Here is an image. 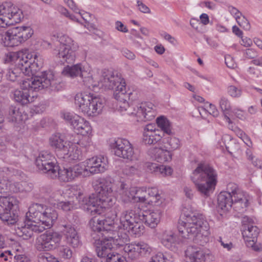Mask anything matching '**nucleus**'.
Here are the masks:
<instances>
[{"label": "nucleus", "mask_w": 262, "mask_h": 262, "mask_svg": "<svg viewBox=\"0 0 262 262\" xmlns=\"http://www.w3.org/2000/svg\"><path fill=\"white\" fill-rule=\"evenodd\" d=\"M98 82L102 88L114 90V96L118 101L117 105L121 112H126L127 115L136 117L137 121L151 120L155 118L156 113L151 103L129 104L127 100L131 93H126L125 81L120 75L104 69L101 72Z\"/></svg>", "instance_id": "f257e3e1"}, {"label": "nucleus", "mask_w": 262, "mask_h": 262, "mask_svg": "<svg viewBox=\"0 0 262 262\" xmlns=\"http://www.w3.org/2000/svg\"><path fill=\"white\" fill-rule=\"evenodd\" d=\"M95 183L94 187L98 194H93L81 200L82 191L78 189L77 186H73L68 190L70 196H75L79 202L80 207L92 216H95L97 214L101 215L104 212L115 210L109 208L115 200L111 182L102 179L97 180Z\"/></svg>", "instance_id": "f03ea898"}, {"label": "nucleus", "mask_w": 262, "mask_h": 262, "mask_svg": "<svg viewBox=\"0 0 262 262\" xmlns=\"http://www.w3.org/2000/svg\"><path fill=\"white\" fill-rule=\"evenodd\" d=\"M25 224H17L16 231L18 236L24 239L31 238L33 232H41L51 228L58 217L54 209L40 204H33L26 213Z\"/></svg>", "instance_id": "7ed1b4c3"}, {"label": "nucleus", "mask_w": 262, "mask_h": 262, "mask_svg": "<svg viewBox=\"0 0 262 262\" xmlns=\"http://www.w3.org/2000/svg\"><path fill=\"white\" fill-rule=\"evenodd\" d=\"M59 82L55 78L52 71H45L40 75L23 81L20 89L12 92L13 100L24 105L33 101L34 96H31V92L43 89H49L51 91H58L60 89Z\"/></svg>", "instance_id": "20e7f679"}, {"label": "nucleus", "mask_w": 262, "mask_h": 262, "mask_svg": "<svg viewBox=\"0 0 262 262\" xmlns=\"http://www.w3.org/2000/svg\"><path fill=\"white\" fill-rule=\"evenodd\" d=\"M185 215V220L179 221L178 227L181 236L192 239L195 243L200 245L208 242L210 233L208 223L204 215L193 212Z\"/></svg>", "instance_id": "39448f33"}, {"label": "nucleus", "mask_w": 262, "mask_h": 262, "mask_svg": "<svg viewBox=\"0 0 262 262\" xmlns=\"http://www.w3.org/2000/svg\"><path fill=\"white\" fill-rule=\"evenodd\" d=\"M191 179L198 191L208 196L215 189L217 182V173L209 165L200 163L193 171Z\"/></svg>", "instance_id": "423d86ee"}, {"label": "nucleus", "mask_w": 262, "mask_h": 262, "mask_svg": "<svg viewBox=\"0 0 262 262\" xmlns=\"http://www.w3.org/2000/svg\"><path fill=\"white\" fill-rule=\"evenodd\" d=\"M53 37L60 43V47L58 49H54L53 54L61 62L73 63L76 58V51L78 48L77 44L72 38L63 33H57Z\"/></svg>", "instance_id": "0eeeda50"}, {"label": "nucleus", "mask_w": 262, "mask_h": 262, "mask_svg": "<svg viewBox=\"0 0 262 262\" xmlns=\"http://www.w3.org/2000/svg\"><path fill=\"white\" fill-rule=\"evenodd\" d=\"M218 208L223 212L228 211L233 206L235 211L243 213L248 206V196L245 193H237L234 198L230 193L221 192L217 197Z\"/></svg>", "instance_id": "6e6552de"}, {"label": "nucleus", "mask_w": 262, "mask_h": 262, "mask_svg": "<svg viewBox=\"0 0 262 262\" xmlns=\"http://www.w3.org/2000/svg\"><path fill=\"white\" fill-rule=\"evenodd\" d=\"M24 16L21 10L6 2L0 5V27H5L9 24L19 23Z\"/></svg>", "instance_id": "1a4fd4ad"}, {"label": "nucleus", "mask_w": 262, "mask_h": 262, "mask_svg": "<svg viewBox=\"0 0 262 262\" xmlns=\"http://www.w3.org/2000/svg\"><path fill=\"white\" fill-rule=\"evenodd\" d=\"M117 212L116 210L107 211L105 214V217L97 218L94 216L90 221V226L94 231L106 232L115 231L118 227L117 224L115 223L116 219Z\"/></svg>", "instance_id": "9d476101"}, {"label": "nucleus", "mask_w": 262, "mask_h": 262, "mask_svg": "<svg viewBox=\"0 0 262 262\" xmlns=\"http://www.w3.org/2000/svg\"><path fill=\"white\" fill-rule=\"evenodd\" d=\"M110 146L115 155L119 158L130 161L138 160L132 145L126 139L118 138L113 140L110 142Z\"/></svg>", "instance_id": "9b49d317"}, {"label": "nucleus", "mask_w": 262, "mask_h": 262, "mask_svg": "<svg viewBox=\"0 0 262 262\" xmlns=\"http://www.w3.org/2000/svg\"><path fill=\"white\" fill-rule=\"evenodd\" d=\"M35 162L40 171L51 179H55L58 165L52 154L47 151H41L36 159Z\"/></svg>", "instance_id": "f8f14e48"}, {"label": "nucleus", "mask_w": 262, "mask_h": 262, "mask_svg": "<svg viewBox=\"0 0 262 262\" xmlns=\"http://www.w3.org/2000/svg\"><path fill=\"white\" fill-rule=\"evenodd\" d=\"M61 239V234L53 231H47L37 238L36 248L39 251H48L56 248Z\"/></svg>", "instance_id": "ddd939ff"}, {"label": "nucleus", "mask_w": 262, "mask_h": 262, "mask_svg": "<svg viewBox=\"0 0 262 262\" xmlns=\"http://www.w3.org/2000/svg\"><path fill=\"white\" fill-rule=\"evenodd\" d=\"M61 117L72 126L77 134L87 137L86 136L91 133L92 127L89 122L79 116L73 113L62 112ZM88 138L87 141L89 140V137Z\"/></svg>", "instance_id": "4468645a"}, {"label": "nucleus", "mask_w": 262, "mask_h": 262, "mask_svg": "<svg viewBox=\"0 0 262 262\" xmlns=\"http://www.w3.org/2000/svg\"><path fill=\"white\" fill-rule=\"evenodd\" d=\"M116 239L119 241L117 244L122 245L128 241V237L126 233L118 235V237L113 236H108L107 238L99 239L96 243V251L97 256L101 258H106L110 255L112 250V241Z\"/></svg>", "instance_id": "2eb2a0df"}, {"label": "nucleus", "mask_w": 262, "mask_h": 262, "mask_svg": "<svg viewBox=\"0 0 262 262\" xmlns=\"http://www.w3.org/2000/svg\"><path fill=\"white\" fill-rule=\"evenodd\" d=\"M88 139V137H84L77 143L69 142V144L64 147V149H63V150L60 155V158L68 162L82 160V154L80 147L87 146V144H85L84 142L87 141Z\"/></svg>", "instance_id": "dca6fc26"}, {"label": "nucleus", "mask_w": 262, "mask_h": 262, "mask_svg": "<svg viewBox=\"0 0 262 262\" xmlns=\"http://www.w3.org/2000/svg\"><path fill=\"white\" fill-rule=\"evenodd\" d=\"M16 56L18 66H20L21 69L23 70V73L25 75H30L32 74V69H31L32 62L33 58L36 57V52H29L27 50L25 52H20L17 54L15 53H10L9 57Z\"/></svg>", "instance_id": "f3484780"}, {"label": "nucleus", "mask_w": 262, "mask_h": 262, "mask_svg": "<svg viewBox=\"0 0 262 262\" xmlns=\"http://www.w3.org/2000/svg\"><path fill=\"white\" fill-rule=\"evenodd\" d=\"M13 47L17 46L31 37L33 31L30 27L20 26L9 29Z\"/></svg>", "instance_id": "a211bd4d"}, {"label": "nucleus", "mask_w": 262, "mask_h": 262, "mask_svg": "<svg viewBox=\"0 0 262 262\" xmlns=\"http://www.w3.org/2000/svg\"><path fill=\"white\" fill-rule=\"evenodd\" d=\"M187 262H208L212 260L213 256L209 253H206L200 247L189 246L186 252Z\"/></svg>", "instance_id": "6ab92c4d"}, {"label": "nucleus", "mask_w": 262, "mask_h": 262, "mask_svg": "<svg viewBox=\"0 0 262 262\" xmlns=\"http://www.w3.org/2000/svg\"><path fill=\"white\" fill-rule=\"evenodd\" d=\"M161 211L156 210H142L138 209L139 222L144 223L148 227L154 228L160 222Z\"/></svg>", "instance_id": "aec40b11"}, {"label": "nucleus", "mask_w": 262, "mask_h": 262, "mask_svg": "<svg viewBox=\"0 0 262 262\" xmlns=\"http://www.w3.org/2000/svg\"><path fill=\"white\" fill-rule=\"evenodd\" d=\"M91 174L104 172L107 168L106 158L99 156L93 157L85 160Z\"/></svg>", "instance_id": "412c9836"}, {"label": "nucleus", "mask_w": 262, "mask_h": 262, "mask_svg": "<svg viewBox=\"0 0 262 262\" xmlns=\"http://www.w3.org/2000/svg\"><path fill=\"white\" fill-rule=\"evenodd\" d=\"M66 243L73 248H78L81 246L82 243L80 236L75 228L71 225L63 226L61 230Z\"/></svg>", "instance_id": "4be33fe9"}, {"label": "nucleus", "mask_w": 262, "mask_h": 262, "mask_svg": "<svg viewBox=\"0 0 262 262\" xmlns=\"http://www.w3.org/2000/svg\"><path fill=\"white\" fill-rule=\"evenodd\" d=\"M162 138L160 131L154 124L149 123L144 127L143 132V141L146 144H154L157 143Z\"/></svg>", "instance_id": "5701e85b"}, {"label": "nucleus", "mask_w": 262, "mask_h": 262, "mask_svg": "<svg viewBox=\"0 0 262 262\" xmlns=\"http://www.w3.org/2000/svg\"><path fill=\"white\" fill-rule=\"evenodd\" d=\"M135 222H139L138 219V209L137 210H129L123 211L120 217L119 224L115 221L118 227L115 229L123 228L125 230Z\"/></svg>", "instance_id": "b1692460"}, {"label": "nucleus", "mask_w": 262, "mask_h": 262, "mask_svg": "<svg viewBox=\"0 0 262 262\" xmlns=\"http://www.w3.org/2000/svg\"><path fill=\"white\" fill-rule=\"evenodd\" d=\"M93 95L91 94L79 93L75 96V104L79 111L88 115V113H91L90 105Z\"/></svg>", "instance_id": "393cba45"}, {"label": "nucleus", "mask_w": 262, "mask_h": 262, "mask_svg": "<svg viewBox=\"0 0 262 262\" xmlns=\"http://www.w3.org/2000/svg\"><path fill=\"white\" fill-rule=\"evenodd\" d=\"M181 241V239L172 231L166 230L161 236V242L167 248L171 250H174L176 246Z\"/></svg>", "instance_id": "a878e982"}, {"label": "nucleus", "mask_w": 262, "mask_h": 262, "mask_svg": "<svg viewBox=\"0 0 262 262\" xmlns=\"http://www.w3.org/2000/svg\"><path fill=\"white\" fill-rule=\"evenodd\" d=\"M90 70L82 64L79 63L72 66H67L62 71V74L71 77L79 76L83 78L89 74Z\"/></svg>", "instance_id": "bb28decb"}, {"label": "nucleus", "mask_w": 262, "mask_h": 262, "mask_svg": "<svg viewBox=\"0 0 262 262\" xmlns=\"http://www.w3.org/2000/svg\"><path fill=\"white\" fill-rule=\"evenodd\" d=\"M148 154L151 158L161 163L170 161L172 155L170 151L159 147L150 148Z\"/></svg>", "instance_id": "cd10ccee"}, {"label": "nucleus", "mask_w": 262, "mask_h": 262, "mask_svg": "<svg viewBox=\"0 0 262 262\" xmlns=\"http://www.w3.org/2000/svg\"><path fill=\"white\" fill-rule=\"evenodd\" d=\"M16 205L10 206L7 209L4 208L3 210L0 212V218L4 222L6 223L8 225H14L18 221V215L11 212L12 209H17L18 207V201L16 199Z\"/></svg>", "instance_id": "c85d7f7f"}, {"label": "nucleus", "mask_w": 262, "mask_h": 262, "mask_svg": "<svg viewBox=\"0 0 262 262\" xmlns=\"http://www.w3.org/2000/svg\"><path fill=\"white\" fill-rule=\"evenodd\" d=\"M50 145L57 149L59 152V155L61 154L64 147L69 144L70 141H65L63 136L59 133L53 134L50 138Z\"/></svg>", "instance_id": "c756f323"}, {"label": "nucleus", "mask_w": 262, "mask_h": 262, "mask_svg": "<svg viewBox=\"0 0 262 262\" xmlns=\"http://www.w3.org/2000/svg\"><path fill=\"white\" fill-rule=\"evenodd\" d=\"M56 171L55 179L58 177L61 181L64 182H71L75 178L72 167L59 169L58 165H57Z\"/></svg>", "instance_id": "7c9ffc66"}, {"label": "nucleus", "mask_w": 262, "mask_h": 262, "mask_svg": "<svg viewBox=\"0 0 262 262\" xmlns=\"http://www.w3.org/2000/svg\"><path fill=\"white\" fill-rule=\"evenodd\" d=\"M135 189L134 187L128 188L125 184L121 183L119 189L121 199L124 202H133Z\"/></svg>", "instance_id": "2f4dec72"}, {"label": "nucleus", "mask_w": 262, "mask_h": 262, "mask_svg": "<svg viewBox=\"0 0 262 262\" xmlns=\"http://www.w3.org/2000/svg\"><path fill=\"white\" fill-rule=\"evenodd\" d=\"M242 231V235L246 243L249 242V241L252 239L257 240L259 233V230L257 227L253 225L245 226V228H243Z\"/></svg>", "instance_id": "473e14b6"}, {"label": "nucleus", "mask_w": 262, "mask_h": 262, "mask_svg": "<svg viewBox=\"0 0 262 262\" xmlns=\"http://www.w3.org/2000/svg\"><path fill=\"white\" fill-rule=\"evenodd\" d=\"M0 188L4 191L15 193L23 190L21 185L19 183L7 179H3L0 182Z\"/></svg>", "instance_id": "72a5a7b5"}, {"label": "nucleus", "mask_w": 262, "mask_h": 262, "mask_svg": "<svg viewBox=\"0 0 262 262\" xmlns=\"http://www.w3.org/2000/svg\"><path fill=\"white\" fill-rule=\"evenodd\" d=\"M75 178L78 177H86L91 174L85 160L72 167Z\"/></svg>", "instance_id": "f704fd0d"}, {"label": "nucleus", "mask_w": 262, "mask_h": 262, "mask_svg": "<svg viewBox=\"0 0 262 262\" xmlns=\"http://www.w3.org/2000/svg\"><path fill=\"white\" fill-rule=\"evenodd\" d=\"M104 106L103 101L100 98L93 95L91 104L90 105L91 113H88V116H96L100 113Z\"/></svg>", "instance_id": "c9c22d12"}, {"label": "nucleus", "mask_w": 262, "mask_h": 262, "mask_svg": "<svg viewBox=\"0 0 262 262\" xmlns=\"http://www.w3.org/2000/svg\"><path fill=\"white\" fill-rule=\"evenodd\" d=\"M138 249V242L126 244L123 248L127 257L132 260L137 259L139 258Z\"/></svg>", "instance_id": "e433bc0d"}, {"label": "nucleus", "mask_w": 262, "mask_h": 262, "mask_svg": "<svg viewBox=\"0 0 262 262\" xmlns=\"http://www.w3.org/2000/svg\"><path fill=\"white\" fill-rule=\"evenodd\" d=\"M148 194L151 198L149 202H151V204H154L156 206L161 205L164 201V199L159 193V190L156 188H150L147 190Z\"/></svg>", "instance_id": "4c0bfd02"}, {"label": "nucleus", "mask_w": 262, "mask_h": 262, "mask_svg": "<svg viewBox=\"0 0 262 262\" xmlns=\"http://www.w3.org/2000/svg\"><path fill=\"white\" fill-rule=\"evenodd\" d=\"M156 123L158 126L164 133L167 135L172 134V125L170 122L165 117L161 116L156 119Z\"/></svg>", "instance_id": "58836bf2"}, {"label": "nucleus", "mask_w": 262, "mask_h": 262, "mask_svg": "<svg viewBox=\"0 0 262 262\" xmlns=\"http://www.w3.org/2000/svg\"><path fill=\"white\" fill-rule=\"evenodd\" d=\"M8 119L10 122L17 123L23 121V115L18 107L14 106L9 107Z\"/></svg>", "instance_id": "ea45409f"}, {"label": "nucleus", "mask_w": 262, "mask_h": 262, "mask_svg": "<svg viewBox=\"0 0 262 262\" xmlns=\"http://www.w3.org/2000/svg\"><path fill=\"white\" fill-rule=\"evenodd\" d=\"M143 167V163L138 162L136 163L134 165H127L123 170L124 174L132 176L134 175H138L141 172Z\"/></svg>", "instance_id": "a19ab883"}, {"label": "nucleus", "mask_w": 262, "mask_h": 262, "mask_svg": "<svg viewBox=\"0 0 262 262\" xmlns=\"http://www.w3.org/2000/svg\"><path fill=\"white\" fill-rule=\"evenodd\" d=\"M23 74V70H21L20 66L17 63V67L13 68H10L7 70L6 77L8 80L12 81H15L17 78Z\"/></svg>", "instance_id": "79ce46f5"}, {"label": "nucleus", "mask_w": 262, "mask_h": 262, "mask_svg": "<svg viewBox=\"0 0 262 262\" xmlns=\"http://www.w3.org/2000/svg\"><path fill=\"white\" fill-rule=\"evenodd\" d=\"M134 188L135 192L134 196V203H146L147 201L145 195L146 193V188L144 187H134Z\"/></svg>", "instance_id": "37998d69"}, {"label": "nucleus", "mask_w": 262, "mask_h": 262, "mask_svg": "<svg viewBox=\"0 0 262 262\" xmlns=\"http://www.w3.org/2000/svg\"><path fill=\"white\" fill-rule=\"evenodd\" d=\"M165 148L168 150H174L180 146L179 139L175 137H169L165 139Z\"/></svg>", "instance_id": "c03bdc74"}, {"label": "nucleus", "mask_w": 262, "mask_h": 262, "mask_svg": "<svg viewBox=\"0 0 262 262\" xmlns=\"http://www.w3.org/2000/svg\"><path fill=\"white\" fill-rule=\"evenodd\" d=\"M16 198L14 196L0 197V212L2 210L7 209L10 206L16 205Z\"/></svg>", "instance_id": "a18cd8bd"}, {"label": "nucleus", "mask_w": 262, "mask_h": 262, "mask_svg": "<svg viewBox=\"0 0 262 262\" xmlns=\"http://www.w3.org/2000/svg\"><path fill=\"white\" fill-rule=\"evenodd\" d=\"M141 222H135L133 225L130 226L129 228L125 230L129 233L135 236H139L142 234L144 229V226L141 224Z\"/></svg>", "instance_id": "49530a36"}, {"label": "nucleus", "mask_w": 262, "mask_h": 262, "mask_svg": "<svg viewBox=\"0 0 262 262\" xmlns=\"http://www.w3.org/2000/svg\"><path fill=\"white\" fill-rule=\"evenodd\" d=\"M138 247L139 257L149 255L152 251V248L143 242H138Z\"/></svg>", "instance_id": "de8ad7c7"}, {"label": "nucleus", "mask_w": 262, "mask_h": 262, "mask_svg": "<svg viewBox=\"0 0 262 262\" xmlns=\"http://www.w3.org/2000/svg\"><path fill=\"white\" fill-rule=\"evenodd\" d=\"M9 33V29L7 32L0 34V43L5 47H12L13 45Z\"/></svg>", "instance_id": "09e8293b"}, {"label": "nucleus", "mask_w": 262, "mask_h": 262, "mask_svg": "<svg viewBox=\"0 0 262 262\" xmlns=\"http://www.w3.org/2000/svg\"><path fill=\"white\" fill-rule=\"evenodd\" d=\"M224 192L230 193L232 197L233 198H234L235 195H237V193H245L239 190L238 188L237 185L233 183H229L227 186V191H225Z\"/></svg>", "instance_id": "8fccbe9b"}, {"label": "nucleus", "mask_w": 262, "mask_h": 262, "mask_svg": "<svg viewBox=\"0 0 262 262\" xmlns=\"http://www.w3.org/2000/svg\"><path fill=\"white\" fill-rule=\"evenodd\" d=\"M64 3L74 12L79 13L82 17V18L86 20L85 17L83 16L84 14H87V13H83L82 11H79L76 4L73 1V0H63Z\"/></svg>", "instance_id": "3c124183"}, {"label": "nucleus", "mask_w": 262, "mask_h": 262, "mask_svg": "<svg viewBox=\"0 0 262 262\" xmlns=\"http://www.w3.org/2000/svg\"><path fill=\"white\" fill-rule=\"evenodd\" d=\"M58 207L65 211H68L72 209H76L77 207L71 201H62L58 204Z\"/></svg>", "instance_id": "603ef678"}, {"label": "nucleus", "mask_w": 262, "mask_h": 262, "mask_svg": "<svg viewBox=\"0 0 262 262\" xmlns=\"http://www.w3.org/2000/svg\"><path fill=\"white\" fill-rule=\"evenodd\" d=\"M106 262H126L124 257L121 255L114 252L111 253L110 255L106 258Z\"/></svg>", "instance_id": "864d4df0"}, {"label": "nucleus", "mask_w": 262, "mask_h": 262, "mask_svg": "<svg viewBox=\"0 0 262 262\" xmlns=\"http://www.w3.org/2000/svg\"><path fill=\"white\" fill-rule=\"evenodd\" d=\"M36 56L34 59L33 58L32 62L31 69H32V72L36 71V68L41 67L43 64V59L37 53H36Z\"/></svg>", "instance_id": "5fc2aeb1"}, {"label": "nucleus", "mask_w": 262, "mask_h": 262, "mask_svg": "<svg viewBox=\"0 0 262 262\" xmlns=\"http://www.w3.org/2000/svg\"><path fill=\"white\" fill-rule=\"evenodd\" d=\"M238 25L245 30H249L250 29V25L249 21L242 15L237 16L236 19Z\"/></svg>", "instance_id": "6e6d98bb"}, {"label": "nucleus", "mask_w": 262, "mask_h": 262, "mask_svg": "<svg viewBox=\"0 0 262 262\" xmlns=\"http://www.w3.org/2000/svg\"><path fill=\"white\" fill-rule=\"evenodd\" d=\"M143 166H145L149 172L154 173L157 175L158 174L160 168V165H159L156 163L150 162H147L145 164H143Z\"/></svg>", "instance_id": "4d7b16f0"}, {"label": "nucleus", "mask_w": 262, "mask_h": 262, "mask_svg": "<svg viewBox=\"0 0 262 262\" xmlns=\"http://www.w3.org/2000/svg\"><path fill=\"white\" fill-rule=\"evenodd\" d=\"M220 107L223 112L228 111L231 108V105L229 100L225 97H222L219 101Z\"/></svg>", "instance_id": "13d9d810"}, {"label": "nucleus", "mask_w": 262, "mask_h": 262, "mask_svg": "<svg viewBox=\"0 0 262 262\" xmlns=\"http://www.w3.org/2000/svg\"><path fill=\"white\" fill-rule=\"evenodd\" d=\"M160 170L159 171V173L158 175H159L161 177H166L169 176L172 174L173 172L172 169L169 167L165 166L163 165H160Z\"/></svg>", "instance_id": "bf43d9fd"}, {"label": "nucleus", "mask_w": 262, "mask_h": 262, "mask_svg": "<svg viewBox=\"0 0 262 262\" xmlns=\"http://www.w3.org/2000/svg\"><path fill=\"white\" fill-rule=\"evenodd\" d=\"M228 93L232 97H239L242 95V90L234 85L228 88Z\"/></svg>", "instance_id": "052dcab7"}, {"label": "nucleus", "mask_w": 262, "mask_h": 262, "mask_svg": "<svg viewBox=\"0 0 262 262\" xmlns=\"http://www.w3.org/2000/svg\"><path fill=\"white\" fill-rule=\"evenodd\" d=\"M257 240L249 241V242L246 243L247 246L251 248L255 251L259 252L262 251V245L260 243H257Z\"/></svg>", "instance_id": "680f3d73"}, {"label": "nucleus", "mask_w": 262, "mask_h": 262, "mask_svg": "<svg viewBox=\"0 0 262 262\" xmlns=\"http://www.w3.org/2000/svg\"><path fill=\"white\" fill-rule=\"evenodd\" d=\"M38 260L39 262H57L56 258L49 253L40 254Z\"/></svg>", "instance_id": "e2e57ef3"}, {"label": "nucleus", "mask_w": 262, "mask_h": 262, "mask_svg": "<svg viewBox=\"0 0 262 262\" xmlns=\"http://www.w3.org/2000/svg\"><path fill=\"white\" fill-rule=\"evenodd\" d=\"M60 255L64 258L69 259L72 256V251L68 247H63L60 250Z\"/></svg>", "instance_id": "0e129e2a"}, {"label": "nucleus", "mask_w": 262, "mask_h": 262, "mask_svg": "<svg viewBox=\"0 0 262 262\" xmlns=\"http://www.w3.org/2000/svg\"><path fill=\"white\" fill-rule=\"evenodd\" d=\"M151 261L152 262H167L163 253L158 252L152 257Z\"/></svg>", "instance_id": "69168bd1"}, {"label": "nucleus", "mask_w": 262, "mask_h": 262, "mask_svg": "<svg viewBox=\"0 0 262 262\" xmlns=\"http://www.w3.org/2000/svg\"><path fill=\"white\" fill-rule=\"evenodd\" d=\"M225 61L227 66L231 69H233L236 67V63L233 58L230 55L226 56Z\"/></svg>", "instance_id": "338daca9"}, {"label": "nucleus", "mask_w": 262, "mask_h": 262, "mask_svg": "<svg viewBox=\"0 0 262 262\" xmlns=\"http://www.w3.org/2000/svg\"><path fill=\"white\" fill-rule=\"evenodd\" d=\"M137 3L138 9L141 12L144 13H149L150 12V9L141 1L137 0Z\"/></svg>", "instance_id": "774afa93"}]
</instances>
